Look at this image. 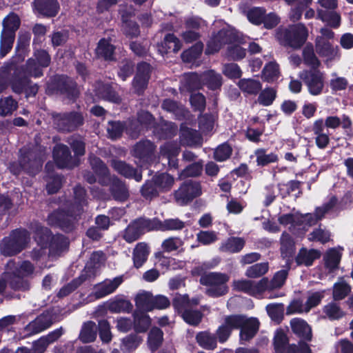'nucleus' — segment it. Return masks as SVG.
Masks as SVG:
<instances>
[{"mask_svg":"<svg viewBox=\"0 0 353 353\" xmlns=\"http://www.w3.org/2000/svg\"><path fill=\"white\" fill-rule=\"evenodd\" d=\"M36 60L30 59L27 62L26 71L17 72L11 82L12 90L17 93L24 92L27 95H34L38 91L37 86L32 85L26 75L39 77L42 75V68L47 67L50 63V57L45 50L35 52Z\"/></svg>","mask_w":353,"mask_h":353,"instance_id":"obj_1","label":"nucleus"},{"mask_svg":"<svg viewBox=\"0 0 353 353\" xmlns=\"http://www.w3.org/2000/svg\"><path fill=\"white\" fill-rule=\"evenodd\" d=\"M34 270V268L30 261H24L17 264L14 261H9L3 274V281L0 280V292L4 290L6 283L14 290H27L29 284L23 278L31 276Z\"/></svg>","mask_w":353,"mask_h":353,"instance_id":"obj_2","label":"nucleus"},{"mask_svg":"<svg viewBox=\"0 0 353 353\" xmlns=\"http://www.w3.org/2000/svg\"><path fill=\"white\" fill-rule=\"evenodd\" d=\"M336 203V198L333 197L330 201L322 207L317 208L314 215L312 214H301L298 212L293 210L290 213L283 214L279 216L278 221L281 225L289 226L291 231L295 230L296 227L312 226L321 219L325 214L328 212Z\"/></svg>","mask_w":353,"mask_h":353,"instance_id":"obj_3","label":"nucleus"},{"mask_svg":"<svg viewBox=\"0 0 353 353\" xmlns=\"http://www.w3.org/2000/svg\"><path fill=\"white\" fill-rule=\"evenodd\" d=\"M236 40V35L231 30L223 29L214 35L208 41L205 52L213 54L218 52L221 47L228 43V57L232 59H240L245 57V50L238 45H232L231 43Z\"/></svg>","mask_w":353,"mask_h":353,"instance_id":"obj_4","label":"nucleus"},{"mask_svg":"<svg viewBox=\"0 0 353 353\" xmlns=\"http://www.w3.org/2000/svg\"><path fill=\"white\" fill-rule=\"evenodd\" d=\"M85 190L81 186H77L74 188L75 205L72 207V210L68 213L63 211H57L52 213L48 216L49 224L67 228L71 218L79 215L83 210V205H85Z\"/></svg>","mask_w":353,"mask_h":353,"instance_id":"obj_5","label":"nucleus"},{"mask_svg":"<svg viewBox=\"0 0 353 353\" xmlns=\"http://www.w3.org/2000/svg\"><path fill=\"white\" fill-rule=\"evenodd\" d=\"M223 324L232 332L234 329H241L240 338L243 341H248L256 333L259 322L256 318H246L241 315L228 316Z\"/></svg>","mask_w":353,"mask_h":353,"instance_id":"obj_6","label":"nucleus"},{"mask_svg":"<svg viewBox=\"0 0 353 353\" xmlns=\"http://www.w3.org/2000/svg\"><path fill=\"white\" fill-rule=\"evenodd\" d=\"M230 276L221 272H210L201 276L200 283L207 286L206 294L212 297H219L226 294L229 288L228 282Z\"/></svg>","mask_w":353,"mask_h":353,"instance_id":"obj_7","label":"nucleus"},{"mask_svg":"<svg viewBox=\"0 0 353 353\" xmlns=\"http://www.w3.org/2000/svg\"><path fill=\"white\" fill-rule=\"evenodd\" d=\"M30 239V234L26 230H16L3 239L1 252L5 256L17 254L26 248Z\"/></svg>","mask_w":353,"mask_h":353,"instance_id":"obj_8","label":"nucleus"},{"mask_svg":"<svg viewBox=\"0 0 353 353\" xmlns=\"http://www.w3.org/2000/svg\"><path fill=\"white\" fill-rule=\"evenodd\" d=\"M159 220L157 218H139L133 221L125 229L123 238L128 243H132L145 232L159 230Z\"/></svg>","mask_w":353,"mask_h":353,"instance_id":"obj_9","label":"nucleus"},{"mask_svg":"<svg viewBox=\"0 0 353 353\" xmlns=\"http://www.w3.org/2000/svg\"><path fill=\"white\" fill-rule=\"evenodd\" d=\"M199 303L198 299H192L191 301L188 295L176 294L173 300L174 305L178 310H183L182 317L183 320L190 325H197L201 320L202 315L197 310H192L188 307Z\"/></svg>","mask_w":353,"mask_h":353,"instance_id":"obj_10","label":"nucleus"},{"mask_svg":"<svg viewBox=\"0 0 353 353\" xmlns=\"http://www.w3.org/2000/svg\"><path fill=\"white\" fill-rule=\"evenodd\" d=\"M299 77L303 81L309 93L317 96L322 93L325 85V74L319 70H303Z\"/></svg>","mask_w":353,"mask_h":353,"instance_id":"obj_11","label":"nucleus"},{"mask_svg":"<svg viewBox=\"0 0 353 353\" xmlns=\"http://www.w3.org/2000/svg\"><path fill=\"white\" fill-rule=\"evenodd\" d=\"M283 35L286 45L294 48H299L307 40L308 31L303 23H298L290 26L283 32Z\"/></svg>","mask_w":353,"mask_h":353,"instance_id":"obj_12","label":"nucleus"},{"mask_svg":"<svg viewBox=\"0 0 353 353\" xmlns=\"http://www.w3.org/2000/svg\"><path fill=\"white\" fill-rule=\"evenodd\" d=\"M267 285V278H263L257 282L247 279L234 280L232 282L234 290L243 292L254 296H260L265 292Z\"/></svg>","mask_w":353,"mask_h":353,"instance_id":"obj_13","label":"nucleus"},{"mask_svg":"<svg viewBox=\"0 0 353 353\" xmlns=\"http://www.w3.org/2000/svg\"><path fill=\"white\" fill-rule=\"evenodd\" d=\"M201 193V189L199 183L189 181L184 183L177 191L174 196L177 203L185 205L192 201L194 197L199 196Z\"/></svg>","mask_w":353,"mask_h":353,"instance_id":"obj_14","label":"nucleus"},{"mask_svg":"<svg viewBox=\"0 0 353 353\" xmlns=\"http://www.w3.org/2000/svg\"><path fill=\"white\" fill-rule=\"evenodd\" d=\"M123 279L121 276L115 277L112 280L107 279L94 286L93 292L89 294V301L103 298L115 291L121 284Z\"/></svg>","mask_w":353,"mask_h":353,"instance_id":"obj_15","label":"nucleus"},{"mask_svg":"<svg viewBox=\"0 0 353 353\" xmlns=\"http://www.w3.org/2000/svg\"><path fill=\"white\" fill-rule=\"evenodd\" d=\"M54 123L59 130L70 131L83 123V117L79 113L57 114L54 116Z\"/></svg>","mask_w":353,"mask_h":353,"instance_id":"obj_16","label":"nucleus"},{"mask_svg":"<svg viewBox=\"0 0 353 353\" xmlns=\"http://www.w3.org/2000/svg\"><path fill=\"white\" fill-rule=\"evenodd\" d=\"M315 50L320 57L325 59L326 64L339 57L338 48L334 47L330 41L325 40L323 37H316Z\"/></svg>","mask_w":353,"mask_h":353,"instance_id":"obj_17","label":"nucleus"},{"mask_svg":"<svg viewBox=\"0 0 353 353\" xmlns=\"http://www.w3.org/2000/svg\"><path fill=\"white\" fill-rule=\"evenodd\" d=\"M150 66L146 63H141L137 66V72L133 81V88L136 92L140 94L147 87L150 78Z\"/></svg>","mask_w":353,"mask_h":353,"instance_id":"obj_18","label":"nucleus"},{"mask_svg":"<svg viewBox=\"0 0 353 353\" xmlns=\"http://www.w3.org/2000/svg\"><path fill=\"white\" fill-rule=\"evenodd\" d=\"M35 232V239L40 246V249L38 251L36 249L33 250L32 258L37 259L43 255V250L48 247L50 241L52 240V236L51 232L46 228L37 226Z\"/></svg>","mask_w":353,"mask_h":353,"instance_id":"obj_19","label":"nucleus"},{"mask_svg":"<svg viewBox=\"0 0 353 353\" xmlns=\"http://www.w3.org/2000/svg\"><path fill=\"white\" fill-rule=\"evenodd\" d=\"M54 159L57 166L61 168H72L74 166L72 163V157L68 148L64 145H57L54 149Z\"/></svg>","mask_w":353,"mask_h":353,"instance_id":"obj_20","label":"nucleus"},{"mask_svg":"<svg viewBox=\"0 0 353 353\" xmlns=\"http://www.w3.org/2000/svg\"><path fill=\"white\" fill-rule=\"evenodd\" d=\"M180 148L176 143H166L161 148V157L165 159L170 168H176L178 159L176 158Z\"/></svg>","mask_w":353,"mask_h":353,"instance_id":"obj_21","label":"nucleus"},{"mask_svg":"<svg viewBox=\"0 0 353 353\" xmlns=\"http://www.w3.org/2000/svg\"><path fill=\"white\" fill-rule=\"evenodd\" d=\"M52 324V319L48 313L42 314L35 320L26 325L25 330L27 334H34L47 329Z\"/></svg>","mask_w":353,"mask_h":353,"instance_id":"obj_22","label":"nucleus"},{"mask_svg":"<svg viewBox=\"0 0 353 353\" xmlns=\"http://www.w3.org/2000/svg\"><path fill=\"white\" fill-rule=\"evenodd\" d=\"M315 135V143L320 149L325 148L330 143L328 133L325 132L324 123L322 119L316 120L312 128Z\"/></svg>","mask_w":353,"mask_h":353,"instance_id":"obj_23","label":"nucleus"},{"mask_svg":"<svg viewBox=\"0 0 353 353\" xmlns=\"http://www.w3.org/2000/svg\"><path fill=\"white\" fill-rule=\"evenodd\" d=\"M34 8L41 14L54 17L59 10V3L57 0H35Z\"/></svg>","mask_w":353,"mask_h":353,"instance_id":"obj_24","label":"nucleus"},{"mask_svg":"<svg viewBox=\"0 0 353 353\" xmlns=\"http://www.w3.org/2000/svg\"><path fill=\"white\" fill-rule=\"evenodd\" d=\"M281 256L285 259L288 268H289L294 252V242L291 236L287 232H283L281 235Z\"/></svg>","mask_w":353,"mask_h":353,"instance_id":"obj_25","label":"nucleus"},{"mask_svg":"<svg viewBox=\"0 0 353 353\" xmlns=\"http://www.w3.org/2000/svg\"><path fill=\"white\" fill-rule=\"evenodd\" d=\"M321 256V253L315 249L307 250L305 248L300 249L295 261L299 265L310 266L314 260Z\"/></svg>","mask_w":353,"mask_h":353,"instance_id":"obj_26","label":"nucleus"},{"mask_svg":"<svg viewBox=\"0 0 353 353\" xmlns=\"http://www.w3.org/2000/svg\"><path fill=\"white\" fill-rule=\"evenodd\" d=\"M322 314L324 319L335 321L344 317L345 312L343 310L339 303L331 301L323 307Z\"/></svg>","mask_w":353,"mask_h":353,"instance_id":"obj_27","label":"nucleus"},{"mask_svg":"<svg viewBox=\"0 0 353 353\" xmlns=\"http://www.w3.org/2000/svg\"><path fill=\"white\" fill-rule=\"evenodd\" d=\"M112 165L117 172L125 177L134 178L137 181L141 180V172L134 170L124 162L114 160L112 161Z\"/></svg>","mask_w":353,"mask_h":353,"instance_id":"obj_28","label":"nucleus"},{"mask_svg":"<svg viewBox=\"0 0 353 353\" xmlns=\"http://www.w3.org/2000/svg\"><path fill=\"white\" fill-rule=\"evenodd\" d=\"M62 334L61 330H57L45 337H41L33 343L32 353H42L47 346L59 339Z\"/></svg>","mask_w":353,"mask_h":353,"instance_id":"obj_29","label":"nucleus"},{"mask_svg":"<svg viewBox=\"0 0 353 353\" xmlns=\"http://www.w3.org/2000/svg\"><path fill=\"white\" fill-rule=\"evenodd\" d=\"M290 325L296 334L303 339L310 340L312 336L311 328L305 321L300 319H294L291 321Z\"/></svg>","mask_w":353,"mask_h":353,"instance_id":"obj_30","label":"nucleus"},{"mask_svg":"<svg viewBox=\"0 0 353 353\" xmlns=\"http://www.w3.org/2000/svg\"><path fill=\"white\" fill-rule=\"evenodd\" d=\"M240 90L248 94H257L262 88L261 83L253 79H242L238 82Z\"/></svg>","mask_w":353,"mask_h":353,"instance_id":"obj_31","label":"nucleus"},{"mask_svg":"<svg viewBox=\"0 0 353 353\" xmlns=\"http://www.w3.org/2000/svg\"><path fill=\"white\" fill-rule=\"evenodd\" d=\"M149 252V248L145 243H139L136 245L133 252V261L137 268L141 267L146 261Z\"/></svg>","mask_w":353,"mask_h":353,"instance_id":"obj_32","label":"nucleus"},{"mask_svg":"<svg viewBox=\"0 0 353 353\" xmlns=\"http://www.w3.org/2000/svg\"><path fill=\"white\" fill-rule=\"evenodd\" d=\"M351 286L343 279H339L333 285L332 298L334 301L344 299L351 292Z\"/></svg>","mask_w":353,"mask_h":353,"instance_id":"obj_33","label":"nucleus"},{"mask_svg":"<svg viewBox=\"0 0 353 353\" xmlns=\"http://www.w3.org/2000/svg\"><path fill=\"white\" fill-rule=\"evenodd\" d=\"M202 85H206L211 90L220 88L222 84L221 74L214 70H209L202 74Z\"/></svg>","mask_w":353,"mask_h":353,"instance_id":"obj_34","label":"nucleus"},{"mask_svg":"<svg viewBox=\"0 0 353 353\" xmlns=\"http://www.w3.org/2000/svg\"><path fill=\"white\" fill-rule=\"evenodd\" d=\"M245 245V241L239 237H230L223 242L220 250L222 252L236 253L240 252Z\"/></svg>","mask_w":353,"mask_h":353,"instance_id":"obj_35","label":"nucleus"},{"mask_svg":"<svg viewBox=\"0 0 353 353\" xmlns=\"http://www.w3.org/2000/svg\"><path fill=\"white\" fill-rule=\"evenodd\" d=\"M199 345L206 350H214L216 347V339L215 336L207 331L201 332L196 336Z\"/></svg>","mask_w":353,"mask_h":353,"instance_id":"obj_36","label":"nucleus"},{"mask_svg":"<svg viewBox=\"0 0 353 353\" xmlns=\"http://www.w3.org/2000/svg\"><path fill=\"white\" fill-rule=\"evenodd\" d=\"M199 133L186 126L181 125L180 132V141L183 145H192L199 141Z\"/></svg>","mask_w":353,"mask_h":353,"instance_id":"obj_37","label":"nucleus"},{"mask_svg":"<svg viewBox=\"0 0 353 353\" xmlns=\"http://www.w3.org/2000/svg\"><path fill=\"white\" fill-rule=\"evenodd\" d=\"M153 296L149 292L143 291L135 297V303L137 308L145 311H150L153 306Z\"/></svg>","mask_w":353,"mask_h":353,"instance_id":"obj_38","label":"nucleus"},{"mask_svg":"<svg viewBox=\"0 0 353 353\" xmlns=\"http://www.w3.org/2000/svg\"><path fill=\"white\" fill-rule=\"evenodd\" d=\"M97 337V325L92 321L84 323L81 331L79 339L83 343H90Z\"/></svg>","mask_w":353,"mask_h":353,"instance_id":"obj_39","label":"nucleus"},{"mask_svg":"<svg viewBox=\"0 0 353 353\" xmlns=\"http://www.w3.org/2000/svg\"><path fill=\"white\" fill-rule=\"evenodd\" d=\"M154 150V146L150 141L138 143L134 148V154L139 159H144L150 155Z\"/></svg>","mask_w":353,"mask_h":353,"instance_id":"obj_40","label":"nucleus"},{"mask_svg":"<svg viewBox=\"0 0 353 353\" xmlns=\"http://www.w3.org/2000/svg\"><path fill=\"white\" fill-rule=\"evenodd\" d=\"M114 50V48L110 41L103 39L99 42L96 53L99 57H103L106 60H112Z\"/></svg>","mask_w":353,"mask_h":353,"instance_id":"obj_41","label":"nucleus"},{"mask_svg":"<svg viewBox=\"0 0 353 353\" xmlns=\"http://www.w3.org/2000/svg\"><path fill=\"white\" fill-rule=\"evenodd\" d=\"M317 18L333 28H336L340 25L341 17L339 14L334 12H325L319 10L317 11Z\"/></svg>","mask_w":353,"mask_h":353,"instance_id":"obj_42","label":"nucleus"},{"mask_svg":"<svg viewBox=\"0 0 353 353\" xmlns=\"http://www.w3.org/2000/svg\"><path fill=\"white\" fill-rule=\"evenodd\" d=\"M202 74L196 73L185 74L183 79V86L189 90L198 89L202 85Z\"/></svg>","mask_w":353,"mask_h":353,"instance_id":"obj_43","label":"nucleus"},{"mask_svg":"<svg viewBox=\"0 0 353 353\" xmlns=\"http://www.w3.org/2000/svg\"><path fill=\"white\" fill-rule=\"evenodd\" d=\"M303 60L306 65L310 66L312 70H317L321 65L320 61L314 54L312 45L306 46L303 51Z\"/></svg>","mask_w":353,"mask_h":353,"instance_id":"obj_44","label":"nucleus"},{"mask_svg":"<svg viewBox=\"0 0 353 353\" xmlns=\"http://www.w3.org/2000/svg\"><path fill=\"white\" fill-rule=\"evenodd\" d=\"M280 75L279 65L275 62H270L263 70L262 78L268 82L276 81Z\"/></svg>","mask_w":353,"mask_h":353,"instance_id":"obj_45","label":"nucleus"},{"mask_svg":"<svg viewBox=\"0 0 353 353\" xmlns=\"http://www.w3.org/2000/svg\"><path fill=\"white\" fill-rule=\"evenodd\" d=\"M285 265L287 269L277 272L271 281L268 279V285L265 291L279 288L284 284L288 276V270L290 268V267L288 268L286 264Z\"/></svg>","mask_w":353,"mask_h":353,"instance_id":"obj_46","label":"nucleus"},{"mask_svg":"<svg viewBox=\"0 0 353 353\" xmlns=\"http://www.w3.org/2000/svg\"><path fill=\"white\" fill-rule=\"evenodd\" d=\"M174 178L166 173H162L154 177V184L159 191H168L173 185Z\"/></svg>","mask_w":353,"mask_h":353,"instance_id":"obj_47","label":"nucleus"},{"mask_svg":"<svg viewBox=\"0 0 353 353\" xmlns=\"http://www.w3.org/2000/svg\"><path fill=\"white\" fill-rule=\"evenodd\" d=\"M203 49V43L198 42L189 50L184 51L181 54V58L184 62L191 63L199 57Z\"/></svg>","mask_w":353,"mask_h":353,"instance_id":"obj_48","label":"nucleus"},{"mask_svg":"<svg viewBox=\"0 0 353 353\" xmlns=\"http://www.w3.org/2000/svg\"><path fill=\"white\" fill-rule=\"evenodd\" d=\"M151 324V320L145 313L136 312L134 314V329L137 332H145Z\"/></svg>","mask_w":353,"mask_h":353,"instance_id":"obj_49","label":"nucleus"},{"mask_svg":"<svg viewBox=\"0 0 353 353\" xmlns=\"http://www.w3.org/2000/svg\"><path fill=\"white\" fill-rule=\"evenodd\" d=\"M142 342V339L135 334L129 335L122 339L121 349L123 352L134 350Z\"/></svg>","mask_w":353,"mask_h":353,"instance_id":"obj_50","label":"nucleus"},{"mask_svg":"<svg viewBox=\"0 0 353 353\" xmlns=\"http://www.w3.org/2000/svg\"><path fill=\"white\" fill-rule=\"evenodd\" d=\"M15 33L3 31L1 32L0 54L4 57L12 48Z\"/></svg>","mask_w":353,"mask_h":353,"instance_id":"obj_51","label":"nucleus"},{"mask_svg":"<svg viewBox=\"0 0 353 353\" xmlns=\"http://www.w3.org/2000/svg\"><path fill=\"white\" fill-rule=\"evenodd\" d=\"M276 97V90L272 88H266L260 92L257 102L263 106H269L272 104Z\"/></svg>","mask_w":353,"mask_h":353,"instance_id":"obj_52","label":"nucleus"},{"mask_svg":"<svg viewBox=\"0 0 353 353\" xmlns=\"http://www.w3.org/2000/svg\"><path fill=\"white\" fill-rule=\"evenodd\" d=\"M163 341V332L157 328L153 327L148 334V343L150 350H157Z\"/></svg>","mask_w":353,"mask_h":353,"instance_id":"obj_53","label":"nucleus"},{"mask_svg":"<svg viewBox=\"0 0 353 353\" xmlns=\"http://www.w3.org/2000/svg\"><path fill=\"white\" fill-rule=\"evenodd\" d=\"M255 156L256 157L257 164L261 166L276 162L278 160V157L276 154L272 152L267 154L266 151L263 149L256 150L255 151Z\"/></svg>","mask_w":353,"mask_h":353,"instance_id":"obj_54","label":"nucleus"},{"mask_svg":"<svg viewBox=\"0 0 353 353\" xmlns=\"http://www.w3.org/2000/svg\"><path fill=\"white\" fill-rule=\"evenodd\" d=\"M268 263H260L251 265L245 271V276L249 278H258L264 275L268 271Z\"/></svg>","mask_w":353,"mask_h":353,"instance_id":"obj_55","label":"nucleus"},{"mask_svg":"<svg viewBox=\"0 0 353 353\" xmlns=\"http://www.w3.org/2000/svg\"><path fill=\"white\" fill-rule=\"evenodd\" d=\"M19 25L20 19L19 17L14 13H10L4 19L3 21V31L15 33V31L19 28Z\"/></svg>","mask_w":353,"mask_h":353,"instance_id":"obj_56","label":"nucleus"},{"mask_svg":"<svg viewBox=\"0 0 353 353\" xmlns=\"http://www.w3.org/2000/svg\"><path fill=\"white\" fill-rule=\"evenodd\" d=\"M159 230L162 231L181 230L185 226L184 223L179 219H166L163 222L159 220Z\"/></svg>","mask_w":353,"mask_h":353,"instance_id":"obj_57","label":"nucleus"},{"mask_svg":"<svg viewBox=\"0 0 353 353\" xmlns=\"http://www.w3.org/2000/svg\"><path fill=\"white\" fill-rule=\"evenodd\" d=\"M288 339L282 330H277L274 338V346L276 353H284L286 350Z\"/></svg>","mask_w":353,"mask_h":353,"instance_id":"obj_58","label":"nucleus"},{"mask_svg":"<svg viewBox=\"0 0 353 353\" xmlns=\"http://www.w3.org/2000/svg\"><path fill=\"white\" fill-rule=\"evenodd\" d=\"M17 103L11 97L0 99V114L8 115L17 109Z\"/></svg>","mask_w":353,"mask_h":353,"instance_id":"obj_59","label":"nucleus"},{"mask_svg":"<svg viewBox=\"0 0 353 353\" xmlns=\"http://www.w3.org/2000/svg\"><path fill=\"white\" fill-rule=\"evenodd\" d=\"M340 259V252L335 249H332L327 252L325 256V265L330 270H332L338 266Z\"/></svg>","mask_w":353,"mask_h":353,"instance_id":"obj_60","label":"nucleus"},{"mask_svg":"<svg viewBox=\"0 0 353 353\" xmlns=\"http://www.w3.org/2000/svg\"><path fill=\"white\" fill-rule=\"evenodd\" d=\"M163 44L166 48L164 50V52H168L169 50L176 52L181 48V44L179 39L176 38L174 34H169L165 37Z\"/></svg>","mask_w":353,"mask_h":353,"instance_id":"obj_61","label":"nucleus"},{"mask_svg":"<svg viewBox=\"0 0 353 353\" xmlns=\"http://www.w3.org/2000/svg\"><path fill=\"white\" fill-rule=\"evenodd\" d=\"M266 310L272 320L279 322L282 319L284 311L283 305L270 304L267 305Z\"/></svg>","mask_w":353,"mask_h":353,"instance_id":"obj_62","label":"nucleus"},{"mask_svg":"<svg viewBox=\"0 0 353 353\" xmlns=\"http://www.w3.org/2000/svg\"><path fill=\"white\" fill-rule=\"evenodd\" d=\"M111 190L114 199L117 200L124 201L128 196L126 186L120 181L115 182Z\"/></svg>","mask_w":353,"mask_h":353,"instance_id":"obj_63","label":"nucleus"},{"mask_svg":"<svg viewBox=\"0 0 353 353\" xmlns=\"http://www.w3.org/2000/svg\"><path fill=\"white\" fill-rule=\"evenodd\" d=\"M183 245L181 239L177 237H170L165 239L161 244L164 252H170L178 250Z\"/></svg>","mask_w":353,"mask_h":353,"instance_id":"obj_64","label":"nucleus"}]
</instances>
